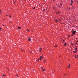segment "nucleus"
<instances>
[{
  "mask_svg": "<svg viewBox=\"0 0 78 78\" xmlns=\"http://www.w3.org/2000/svg\"><path fill=\"white\" fill-rule=\"evenodd\" d=\"M42 59H43V57H42V56H41L40 57V58L38 59L37 61L38 62H39V60H40V61H41V60H42Z\"/></svg>",
  "mask_w": 78,
  "mask_h": 78,
  "instance_id": "obj_1",
  "label": "nucleus"
},
{
  "mask_svg": "<svg viewBox=\"0 0 78 78\" xmlns=\"http://www.w3.org/2000/svg\"><path fill=\"white\" fill-rule=\"evenodd\" d=\"M71 31L72 33H73V34H75V33H76V31H74V30L72 29L71 30Z\"/></svg>",
  "mask_w": 78,
  "mask_h": 78,
  "instance_id": "obj_2",
  "label": "nucleus"
},
{
  "mask_svg": "<svg viewBox=\"0 0 78 78\" xmlns=\"http://www.w3.org/2000/svg\"><path fill=\"white\" fill-rule=\"evenodd\" d=\"M73 53H76L77 52V51L76 50H75V51H73Z\"/></svg>",
  "mask_w": 78,
  "mask_h": 78,
  "instance_id": "obj_3",
  "label": "nucleus"
},
{
  "mask_svg": "<svg viewBox=\"0 0 78 78\" xmlns=\"http://www.w3.org/2000/svg\"><path fill=\"white\" fill-rule=\"evenodd\" d=\"M28 41H31V39H30V37H29V38H28Z\"/></svg>",
  "mask_w": 78,
  "mask_h": 78,
  "instance_id": "obj_4",
  "label": "nucleus"
},
{
  "mask_svg": "<svg viewBox=\"0 0 78 78\" xmlns=\"http://www.w3.org/2000/svg\"><path fill=\"white\" fill-rule=\"evenodd\" d=\"M45 71V69H42V71L43 72H44V71Z\"/></svg>",
  "mask_w": 78,
  "mask_h": 78,
  "instance_id": "obj_5",
  "label": "nucleus"
},
{
  "mask_svg": "<svg viewBox=\"0 0 78 78\" xmlns=\"http://www.w3.org/2000/svg\"><path fill=\"white\" fill-rule=\"evenodd\" d=\"M18 29H19V30H20V29H21V27H18Z\"/></svg>",
  "mask_w": 78,
  "mask_h": 78,
  "instance_id": "obj_6",
  "label": "nucleus"
},
{
  "mask_svg": "<svg viewBox=\"0 0 78 78\" xmlns=\"http://www.w3.org/2000/svg\"><path fill=\"white\" fill-rule=\"evenodd\" d=\"M74 34H73V33H72V34H71V36H73V35H74Z\"/></svg>",
  "mask_w": 78,
  "mask_h": 78,
  "instance_id": "obj_7",
  "label": "nucleus"
},
{
  "mask_svg": "<svg viewBox=\"0 0 78 78\" xmlns=\"http://www.w3.org/2000/svg\"><path fill=\"white\" fill-rule=\"evenodd\" d=\"M43 62H46V60H44L43 61Z\"/></svg>",
  "mask_w": 78,
  "mask_h": 78,
  "instance_id": "obj_8",
  "label": "nucleus"
},
{
  "mask_svg": "<svg viewBox=\"0 0 78 78\" xmlns=\"http://www.w3.org/2000/svg\"><path fill=\"white\" fill-rule=\"evenodd\" d=\"M64 45H67V43H65V44H64Z\"/></svg>",
  "mask_w": 78,
  "mask_h": 78,
  "instance_id": "obj_9",
  "label": "nucleus"
},
{
  "mask_svg": "<svg viewBox=\"0 0 78 78\" xmlns=\"http://www.w3.org/2000/svg\"><path fill=\"white\" fill-rule=\"evenodd\" d=\"M55 47H57V45L56 44L55 45Z\"/></svg>",
  "mask_w": 78,
  "mask_h": 78,
  "instance_id": "obj_10",
  "label": "nucleus"
},
{
  "mask_svg": "<svg viewBox=\"0 0 78 78\" xmlns=\"http://www.w3.org/2000/svg\"><path fill=\"white\" fill-rule=\"evenodd\" d=\"M16 76H17V77H19V76H18L17 75H16Z\"/></svg>",
  "mask_w": 78,
  "mask_h": 78,
  "instance_id": "obj_11",
  "label": "nucleus"
},
{
  "mask_svg": "<svg viewBox=\"0 0 78 78\" xmlns=\"http://www.w3.org/2000/svg\"><path fill=\"white\" fill-rule=\"evenodd\" d=\"M55 22H58V20H55Z\"/></svg>",
  "mask_w": 78,
  "mask_h": 78,
  "instance_id": "obj_12",
  "label": "nucleus"
},
{
  "mask_svg": "<svg viewBox=\"0 0 78 78\" xmlns=\"http://www.w3.org/2000/svg\"><path fill=\"white\" fill-rule=\"evenodd\" d=\"M76 48H75V49L76 50H77V48H76Z\"/></svg>",
  "mask_w": 78,
  "mask_h": 78,
  "instance_id": "obj_13",
  "label": "nucleus"
},
{
  "mask_svg": "<svg viewBox=\"0 0 78 78\" xmlns=\"http://www.w3.org/2000/svg\"><path fill=\"white\" fill-rule=\"evenodd\" d=\"M3 76H5V75L3 74Z\"/></svg>",
  "mask_w": 78,
  "mask_h": 78,
  "instance_id": "obj_14",
  "label": "nucleus"
},
{
  "mask_svg": "<svg viewBox=\"0 0 78 78\" xmlns=\"http://www.w3.org/2000/svg\"><path fill=\"white\" fill-rule=\"evenodd\" d=\"M59 12H58L57 13V14H59Z\"/></svg>",
  "mask_w": 78,
  "mask_h": 78,
  "instance_id": "obj_15",
  "label": "nucleus"
},
{
  "mask_svg": "<svg viewBox=\"0 0 78 78\" xmlns=\"http://www.w3.org/2000/svg\"><path fill=\"white\" fill-rule=\"evenodd\" d=\"M68 37H70V35H68Z\"/></svg>",
  "mask_w": 78,
  "mask_h": 78,
  "instance_id": "obj_16",
  "label": "nucleus"
},
{
  "mask_svg": "<svg viewBox=\"0 0 78 78\" xmlns=\"http://www.w3.org/2000/svg\"><path fill=\"white\" fill-rule=\"evenodd\" d=\"M68 67L70 68V66H68Z\"/></svg>",
  "mask_w": 78,
  "mask_h": 78,
  "instance_id": "obj_17",
  "label": "nucleus"
},
{
  "mask_svg": "<svg viewBox=\"0 0 78 78\" xmlns=\"http://www.w3.org/2000/svg\"><path fill=\"white\" fill-rule=\"evenodd\" d=\"M71 2H72V3H73V1H72V0L71 1Z\"/></svg>",
  "mask_w": 78,
  "mask_h": 78,
  "instance_id": "obj_18",
  "label": "nucleus"
},
{
  "mask_svg": "<svg viewBox=\"0 0 78 78\" xmlns=\"http://www.w3.org/2000/svg\"><path fill=\"white\" fill-rule=\"evenodd\" d=\"M71 44H72V45H74V44H73V43H72Z\"/></svg>",
  "mask_w": 78,
  "mask_h": 78,
  "instance_id": "obj_19",
  "label": "nucleus"
},
{
  "mask_svg": "<svg viewBox=\"0 0 78 78\" xmlns=\"http://www.w3.org/2000/svg\"><path fill=\"white\" fill-rule=\"evenodd\" d=\"M62 41H64V42L65 41H64V40L62 39Z\"/></svg>",
  "mask_w": 78,
  "mask_h": 78,
  "instance_id": "obj_20",
  "label": "nucleus"
},
{
  "mask_svg": "<svg viewBox=\"0 0 78 78\" xmlns=\"http://www.w3.org/2000/svg\"><path fill=\"white\" fill-rule=\"evenodd\" d=\"M9 17H10V18H11V16L10 15V16H9Z\"/></svg>",
  "mask_w": 78,
  "mask_h": 78,
  "instance_id": "obj_21",
  "label": "nucleus"
},
{
  "mask_svg": "<svg viewBox=\"0 0 78 78\" xmlns=\"http://www.w3.org/2000/svg\"><path fill=\"white\" fill-rule=\"evenodd\" d=\"M36 8L35 7H34V9H35Z\"/></svg>",
  "mask_w": 78,
  "mask_h": 78,
  "instance_id": "obj_22",
  "label": "nucleus"
},
{
  "mask_svg": "<svg viewBox=\"0 0 78 78\" xmlns=\"http://www.w3.org/2000/svg\"><path fill=\"white\" fill-rule=\"evenodd\" d=\"M76 42H77H77H78V41H76Z\"/></svg>",
  "mask_w": 78,
  "mask_h": 78,
  "instance_id": "obj_23",
  "label": "nucleus"
},
{
  "mask_svg": "<svg viewBox=\"0 0 78 78\" xmlns=\"http://www.w3.org/2000/svg\"><path fill=\"white\" fill-rule=\"evenodd\" d=\"M39 49H40V50H42V48H39Z\"/></svg>",
  "mask_w": 78,
  "mask_h": 78,
  "instance_id": "obj_24",
  "label": "nucleus"
},
{
  "mask_svg": "<svg viewBox=\"0 0 78 78\" xmlns=\"http://www.w3.org/2000/svg\"><path fill=\"white\" fill-rule=\"evenodd\" d=\"M41 69H44V68L43 67H42L41 68Z\"/></svg>",
  "mask_w": 78,
  "mask_h": 78,
  "instance_id": "obj_25",
  "label": "nucleus"
},
{
  "mask_svg": "<svg viewBox=\"0 0 78 78\" xmlns=\"http://www.w3.org/2000/svg\"><path fill=\"white\" fill-rule=\"evenodd\" d=\"M2 25H3V26H4V25H4V24H2Z\"/></svg>",
  "mask_w": 78,
  "mask_h": 78,
  "instance_id": "obj_26",
  "label": "nucleus"
},
{
  "mask_svg": "<svg viewBox=\"0 0 78 78\" xmlns=\"http://www.w3.org/2000/svg\"><path fill=\"white\" fill-rule=\"evenodd\" d=\"M0 30H2V28H0Z\"/></svg>",
  "mask_w": 78,
  "mask_h": 78,
  "instance_id": "obj_27",
  "label": "nucleus"
},
{
  "mask_svg": "<svg viewBox=\"0 0 78 78\" xmlns=\"http://www.w3.org/2000/svg\"><path fill=\"white\" fill-rule=\"evenodd\" d=\"M39 51H40V52H41V50H40Z\"/></svg>",
  "mask_w": 78,
  "mask_h": 78,
  "instance_id": "obj_28",
  "label": "nucleus"
},
{
  "mask_svg": "<svg viewBox=\"0 0 78 78\" xmlns=\"http://www.w3.org/2000/svg\"><path fill=\"white\" fill-rule=\"evenodd\" d=\"M27 31H29V30L27 29Z\"/></svg>",
  "mask_w": 78,
  "mask_h": 78,
  "instance_id": "obj_29",
  "label": "nucleus"
},
{
  "mask_svg": "<svg viewBox=\"0 0 78 78\" xmlns=\"http://www.w3.org/2000/svg\"><path fill=\"white\" fill-rule=\"evenodd\" d=\"M76 44H77V42H76Z\"/></svg>",
  "mask_w": 78,
  "mask_h": 78,
  "instance_id": "obj_30",
  "label": "nucleus"
},
{
  "mask_svg": "<svg viewBox=\"0 0 78 78\" xmlns=\"http://www.w3.org/2000/svg\"><path fill=\"white\" fill-rule=\"evenodd\" d=\"M60 5H62V4H60Z\"/></svg>",
  "mask_w": 78,
  "mask_h": 78,
  "instance_id": "obj_31",
  "label": "nucleus"
},
{
  "mask_svg": "<svg viewBox=\"0 0 78 78\" xmlns=\"http://www.w3.org/2000/svg\"><path fill=\"white\" fill-rule=\"evenodd\" d=\"M16 2H14V3H16Z\"/></svg>",
  "mask_w": 78,
  "mask_h": 78,
  "instance_id": "obj_32",
  "label": "nucleus"
},
{
  "mask_svg": "<svg viewBox=\"0 0 78 78\" xmlns=\"http://www.w3.org/2000/svg\"><path fill=\"white\" fill-rule=\"evenodd\" d=\"M70 66V64H69V66Z\"/></svg>",
  "mask_w": 78,
  "mask_h": 78,
  "instance_id": "obj_33",
  "label": "nucleus"
},
{
  "mask_svg": "<svg viewBox=\"0 0 78 78\" xmlns=\"http://www.w3.org/2000/svg\"><path fill=\"white\" fill-rule=\"evenodd\" d=\"M0 12H2V10H0Z\"/></svg>",
  "mask_w": 78,
  "mask_h": 78,
  "instance_id": "obj_34",
  "label": "nucleus"
},
{
  "mask_svg": "<svg viewBox=\"0 0 78 78\" xmlns=\"http://www.w3.org/2000/svg\"><path fill=\"white\" fill-rule=\"evenodd\" d=\"M65 75L66 76V74H65Z\"/></svg>",
  "mask_w": 78,
  "mask_h": 78,
  "instance_id": "obj_35",
  "label": "nucleus"
},
{
  "mask_svg": "<svg viewBox=\"0 0 78 78\" xmlns=\"http://www.w3.org/2000/svg\"><path fill=\"white\" fill-rule=\"evenodd\" d=\"M30 53H31V51H30Z\"/></svg>",
  "mask_w": 78,
  "mask_h": 78,
  "instance_id": "obj_36",
  "label": "nucleus"
},
{
  "mask_svg": "<svg viewBox=\"0 0 78 78\" xmlns=\"http://www.w3.org/2000/svg\"><path fill=\"white\" fill-rule=\"evenodd\" d=\"M59 57H60V56H59Z\"/></svg>",
  "mask_w": 78,
  "mask_h": 78,
  "instance_id": "obj_37",
  "label": "nucleus"
}]
</instances>
